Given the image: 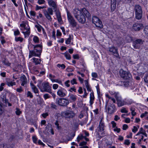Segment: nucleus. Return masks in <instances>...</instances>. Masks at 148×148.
I'll return each mask as SVG.
<instances>
[{"instance_id": "obj_1", "label": "nucleus", "mask_w": 148, "mask_h": 148, "mask_svg": "<svg viewBox=\"0 0 148 148\" xmlns=\"http://www.w3.org/2000/svg\"><path fill=\"white\" fill-rule=\"evenodd\" d=\"M73 14L75 18L82 24H84L86 21L85 16L88 18L90 17V14L85 8L74 9L73 11Z\"/></svg>"}, {"instance_id": "obj_2", "label": "nucleus", "mask_w": 148, "mask_h": 148, "mask_svg": "<svg viewBox=\"0 0 148 148\" xmlns=\"http://www.w3.org/2000/svg\"><path fill=\"white\" fill-rule=\"evenodd\" d=\"M42 50V46L41 44L34 45V50L29 51L30 53L34 56L39 57Z\"/></svg>"}, {"instance_id": "obj_3", "label": "nucleus", "mask_w": 148, "mask_h": 148, "mask_svg": "<svg viewBox=\"0 0 148 148\" xmlns=\"http://www.w3.org/2000/svg\"><path fill=\"white\" fill-rule=\"evenodd\" d=\"M41 92H47L49 93H51V87L48 83L43 82L41 84V86H39Z\"/></svg>"}, {"instance_id": "obj_4", "label": "nucleus", "mask_w": 148, "mask_h": 148, "mask_svg": "<svg viewBox=\"0 0 148 148\" xmlns=\"http://www.w3.org/2000/svg\"><path fill=\"white\" fill-rule=\"evenodd\" d=\"M53 11L52 9L51 8H49L47 10H43V12L44 15L46 18L49 21H51L52 20V18L51 15L53 14Z\"/></svg>"}, {"instance_id": "obj_5", "label": "nucleus", "mask_w": 148, "mask_h": 148, "mask_svg": "<svg viewBox=\"0 0 148 148\" xmlns=\"http://www.w3.org/2000/svg\"><path fill=\"white\" fill-rule=\"evenodd\" d=\"M119 73L121 77L124 79H130L132 77L131 74L130 72L125 71L122 69L120 70Z\"/></svg>"}, {"instance_id": "obj_6", "label": "nucleus", "mask_w": 148, "mask_h": 148, "mask_svg": "<svg viewBox=\"0 0 148 148\" xmlns=\"http://www.w3.org/2000/svg\"><path fill=\"white\" fill-rule=\"evenodd\" d=\"M56 103L59 106H66L69 104V102L68 99L66 98H60L56 99Z\"/></svg>"}, {"instance_id": "obj_7", "label": "nucleus", "mask_w": 148, "mask_h": 148, "mask_svg": "<svg viewBox=\"0 0 148 148\" xmlns=\"http://www.w3.org/2000/svg\"><path fill=\"white\" fill-rule=\"evenodd\" d=\"M67 19L70 24L73 27L76 26L77 23L73 17L69 12H67Z\"/></svg>"}, {"instance_id": "obj_8", "label": "nucleus", "mask_w": 148, "mask_h": 148, "mask_svg": "<svg viewBox=\"0 0 148 148\" xmlns=\"http://www.w3.org/2000/svg\"><path fill=\"white\" fill-rule=\"evenodd\" d=\"M92 21V23L95 24L97 27L100 28H102L103 27V26L101 21L97 16H93Z\"/></svg>"}, {"instance_id": "obj_9", "label": "nucleus", "mask_w": 148, "mask_h": 148, "mask_svg": "<svg viewBox=\"0 0 148 148\" xmlns=\"http://www.w3.org/2000/svg\"><path fill=\"white\" fill-rule=\"evenodd\" d=\"M62 116L66 118H72L75 115V113L72 111H65L62 112Z\"/></svg>"}, {"instance_id": "obj_10", "label": "nucleus", "mask_w": 148, "mask_h": 148, "mask_svg": "<svg viewBox=\"0 0 148 148\" xmlns=\"http://www.w3.org/2000/svg\"><path fill=\"white\" fill-rule=\"evenodd\" d=\"M143 41L142 39H137L134 41L133 46L134 48L136 49H138L140 47V45L143 44Z\"/></svg>"}, {"instance_id": "obj_11", "label": "nucleus", "mask_w": 148, "mask_h": 148, "mask_svg": "<svg viewBox=\"0 0 148 148\" xmlns=\"http://www.w3.org/2000/svg\"><path fill=\"white\" fill-rule=\"evenodd\" d=\"M143 27L142 24L139 23H136L134 24L132 26L133 29L135 31H139Z\"/></svg>"}, {"instance_id": "obj_12", "label": "nucleus", "mask_w": 148, "mask_h": 148, "mask_svg": "<svg viewBox=\"0 0 148 148\" xmlns=\"http://www.w3.org/2000/svg\"><path fill=\"white\" fill-rule=\"evenodd\" d=\"M67 94V92L64 88H61L58 90L57 92V94L59 96L61 97H65Z\"/></svg>"}, {"instance_id": "obj_13", "label": "nucleus", "mask_w": 148, "mask_h": 148, "mask_svg": "<svg viewBox=\"0 0 148 148\" xmlns=\"http://www.w3.org/2000/svg\"><path fill=\"white\" fill-rule=\"evenodd\" d=\"M108 51L111 53L112 54L116 57H118L119 56V54L118 53L117 49L114 47H109L108 49Z\"/></svg>"}, {"instance_id": "obj_14", "label": "nucleus", "mask_w": 148, "mask_h": 148, "mask_svg": "<svg viewBox=\"0 0 148 148\" xmlns=\"http://www.w3.org/2000/svg\"><path fill=\"white\" fill-rule=\"evenodd\" d=\"M45 130L48 133H51L53 135L54 132L52 128V127L51 124L48 123L45 127Z\"/></svg>"}, {"instance_id": "obj_15", "label": "nucleus", "mask_w": 148, "mask_h": 148, "mask_svg": "<svg viewBox=\"0 0 148 148\" xmlns=\"http://www.w3.org/2000/svg\"><path fill=\"white\" fill-rule=\"evenodd\" d=\"M48 3L50 6L53 8L55 11H56L57 9L56 2L52 0H48Z\"/></svg>"}, {"instance_id": "obj_16", "label": "nucleus", "mask_w": 148, "mask_h": 148, "mask_svg": "<svg viewBox=\"0 0 148 148\" xmlns=\"http://www.w3.org/2000/svg\"><path fill=\"white\" fill-rule=\"evenodd\" d=\"M116 108L114 104H111L110 106H109L108 107V112L109 114H113L115 111Z\"/></svg>"}, {"instance_id": "obj_17", "label": "nucleus", "mask_w": 148, "mask_h": 148, "mask_svg": "<svg viewBox=\"0 0 148 148\" xmlns=\"http://www.w3.org/2000/svg\"><path fill=\"white\" fill-rule=\"evenodd\" d=\"M20 80L21 82V86H24L25 84H27V78L25 75H23L21 77Z\"/></svg>"}, {"instance_id": "obj_18", "label": "nucleus", "mask_w": 148, "mask_h": 148, "mask_svg": "<svg viewBox=\"0 0 148 148\" xmlns=\"http://www.w3.org/2000/svg\"><path fill=\"white\" fill-rule=\"evenodd\" d=\"M104 123L102 122V120H101L99 124V126L98 128H99L98 130L99 132H101L103 131L104 130Z\"/></svg>"}, {"instance_id": "obj_19", "label": "nucleus", "mask_w": 148, "mask_h": 148, "mask_svg": "<svg viewBox=\"0 0 148 148\" xmlns=\"http://www.w3.org/2000/svg\"><path fill=\"white\" fill-rule=\"evenodd\" d=\"M134 10L135 11V13L142 12L141 7L139 5H135Z\"/></svg>"}, {"instance_id": "obj_20", "label": "nucleus", "mask_w": 148, "mask_h": 148, "mask_svg": "<svg viewBox=\"0 0 148 148\" xmlns=\"http://www.w3.org/2000/svg\"><path fill=\"white\" fill-rule=\"evenodd\" d=\"M90 106L92 107V104L93 103V101L95 99V97L93 92H91L90 94Z\"/></svg>"}, {"instance_id": "obj_21", "label": "nucleus", "mask_w": 148, "mask_h": 148, "mask_svg": "<svg viewBox=\"0 0 148 148\" xmlns=\"http://www.w3.org/2000/svg\"><path fill=\"white\" fill-rule=\"evenodd\" d=\"M55 12H56V13L58 21L59 23H61L62 21V20L60 12L59 11H57L56 10Z\"/></svg>"}, {"instance_id": "obj_22", "label": "nucleus", "mask_w": 148, "mask_h": 148, "mask_svg": "<svg viewBox=\"0 0 148 148\" xmlns=\"http://www.w3.org/2000/svg\"><path fill=\"white\" fill-rule=\"evenodd\" d=\"M118 106L119 107H121L126 104V103L124 101L121 100V98L117 100Z\"/></svg>"}, {"instance_id": "obj_23", "label": "nucleus", "mask_w": 148, "mask_h": 148, "mask_svg": "<svg viewBox=\"0 0 148 148\" xmlns=\"http://www.w3.org/2000/svg\"><path fill=\"white\" fill-rule=\"evenodd\" d=\"M30 84L34 92L35 93H38V90L36 86L32 83H31Z\"/></svg>"}, {"instance_id": "obj_24", "label": "nucleus", "mask_w": 148, "mask_h": 148, "mask_svg": "<svg viewBox=\"0 0 148 148\" xmlns=\"http://www.w3.org/2000/svg\"><path fill=\"white\" fill-rule=\"evenodd\" d=\"M135 15L136 19L138 20L140 19L142 17V12L135 13Z\"/></svg>"}, {"instance_id": "obj_25", "label": "nucleus", "mask_w": 148, "mask_h": 148, "mask_svg": "<svg viewBox=\"0 0 148 148\" xmlns=\"http://www.w3.org/2000/svg\"><path fill=\"white\" fill-rule=\"evenodd\" d=\"M25 30H26V31L25 32H23V33L24 34L25 37H26L29 36V35L30 32L29 28V27L28 26L27 29H25Z\"/></svg>"}, {"instance_id": "obj_26", "label": "nucleus", "mask_w": 148, "mask_h": 148, "mask_svg": "<svg viewBox=\"0 0 148 148\" xmlns=\"http://www.w3.org/2000/svg\"><path fill=\"white\" fill-rule=\"evenodd\" d=\"M32 60H33V62L35 63L36 65L40 64V62L41 61L40 59L36 58H32Z\"/></svg>"}, {"instance_id": "obj_27", "label": "nucleus", "mask_w": 148, "mask_h": 148, "mask_svg": "<svg viewBox=\"0 0 148 148\" xmlns=\"http://www.w3.org/2000/svg\"><path fill=\"white\" fill-rule=\"evenodd\" d=\"M69 96L70 99L73 101H75L77 99L76 96L73 95V94H71L69 95Z\"/></svg>"}, {"instance_id": "obj_28", "label": "nucleus", "mask_w": 148, "mask_h": 148, "mask_svg": "<svg viewBox=\"0 0 148 148\" xmlns=\"http://www.w3.org/2000/svg\"><path fill=\"white\" fill-rule=\"evenodd\" d=\"M63 54L67 59L70 60L71 59V55L68 52H65L63 53Z\"/></svg>"}, {"instance_id": "obj_29", "label": "nucleus", "mask_w": 148, "mask_h": 148, "mask_svg": "<svg viewBox=\"0 0 148 148\" xmlns=\"http://www.w3.org/2000/svg\"><path fill=\"white\" fill-rule=\"evenodd\" d=\"M33 40L35 43H38L39 42V39L36 36H34V37Z\"/></svg>"}, {"instance_id": "obj_30", "label": "nucleus", "mask_w": 148, "mask_h": 148, "mask_svg": "<svg viewBox=\"0 0 148 148\" xmlns=\"http://www.w3.org/2000/svg\"><path fill=\"white\" fill-rule=\"evenodd\" d=\"M1 98L2 99L4 103H6L8 101V100L6 99V96L5 95L3 94L1 96Z\"/></svg>"}, {"instance_id": "obj_31", "label": "nucleus", "mask_w": 148, "mask_h": 148, "mask_svg": "<svg viewBox=\"0 0 148 148\" xmlns=\"http://www.w3.org/2000/svg\"><path fill=\"white\" fill-rule=\"evenodd\" d=\"M35 27L37 28L38 31L39 32H40L41 29H42V28H43L39 24L35 25Z\"/></svg>"}, {"instance_id": "obj_32", "label": "nucleus", "mask_w": 148, "mask_h": 148, "mask_svg": "<svg viewBox=\"0 0 148 148\" xmlns=\"http://www.w3.org/2000/svg\"><path fill=\"white\" fill-rule=\"evenodd\" d=\"M131 111V114L133 116H134L136 114V113L135 112V108L134 107H131L130 108Z\"/></svg>"}, {"instance_id": "obj_33", "label": "nucleus", "mask_w": 148, "mask_h": 148, "mask_svg": "<svg viewBox=\"0 0 148 148\" xmlns=\"http://www.w3.org/2000/svg\"><path fill=\"white\" fill-rule=\"evenodd\" d=\"M116 8V3H111V10L112 12L114 11Z\"/></svg>"}, {"instance_id": "obj_34", "label": "nucleus", "mask_w": 148, "mask_h": 148, "mask_svg": "<svg viewBox=\"0 0 148 148\" xmlns=\"http://www.w3.org/2000/svg\"><path fill=\"white\" fill-rule=\"evenodd\" d=\"M7 84L9 86H13L14 85H16V83L15 82L11 81L7 82Z\"/></svg>"}, {"instance_id": "obj_35", "label": "nucleus", "mask_w": 148, "mask_h": 148, "mask_svg": "<svg viewBox=\"0 0 148 148\" xmlns=\"http://www.w3.org/2000/svg\"><path fill=\"white\" fill-rule=\"evenodd\" d=\"M16 110L15 111L16 114L17 115H19L21 113V111L18 108H16Z\"/></svg>"}, {"instance_id": "obj_36", "label": "nucleus", "mask_w": 148, "mask_h": 148, "mask_svg": "<svg viewBox=\"0 0 148 148\" xmlns=\"http://www.w3.org/2000/svg\"><path fill=\"white\" fill-rule=\"evenodd\" d=\"M144 79L145 83H148V73L145 75V76L144 77Z\"/></svg>"}, {"instance_id": "obj_37", "label": "nucleus", "mask_w": 148, "mask_h": 148, "mask_svg": "<svg viewBox=\"0 0 148 148\" xmlns=\"http://www.w3.org/2000/svg\"><path fill=\"white\" fill-rule=\"evenodd\" d=\"M144 32L146 36H148V26H145L144 29Z\"/></svg>"}, {"instance_id": "obj_38", "label": "nucleus", "mask_w": 148, "mask_h": 148, "mask_svg": "<svg viewBox=\"0 0 148 148\" xmlns=\"http://www.w3.org/2000/svg\"><path fill=\"white\" fill-rule=\"evenodd\" d=\"M49 77L50 79L52 81V82H53V80H54L55 79H53L55 77V76L54 75H53L52 74H50L49 75Z\"/></svg>"}, {"instance_id": "obj_39", "label": "nucleus", "mask_w": 148, "mask_h": 148, "mask_svg": "<svg viewBox=\"0 0 148 148\" xmlns=\"http://www.w3.org/2000/svg\"><path fill=\"white\" fill-rule=\"evenodd\" d=\"M114 96L116 98V100H117V99H119L120 98L119 97V93L118 92H115L114 93Z\"/></svg>"}, {"instance_id": "obj_40", "label": "nucleus", "mask_w": 148, "mask_h": 148, "mask_svg": "<svg viewBox=\"0 0 148 148\" xmlns=\"http://www.w3.org/2000/svg\"><path fill=\"white\" fill-rule=\"evenodd\" d=\"M27 95V97H29L30 98H32L33 97V95L30 91H28Z\"/></svg>"}, {"instance_id": "obj_41", "label": "nucleus", "mask_w": 148, "mask_h": 148, "mask_svg": "<svg viewBox=\"0 0 148 148\" xmlns=\"http://www.w3.org/2000/svg\"><path fill=\"white\" fill-rule=\"evenodd\" d=\"M57 66L59 68H60V67H61L62 68V69H65V66L64 64H58L57 65Z\"/></svg>"}, {"instance_id": "obj_42", "label": "nucleus", "mask_w": 148, "mask_h": 148, "mask_svg": "<svg viewBox=\"0 0 148 148\" xmlns=\"http://www.w3.org/2000/svg\"><path fill=\"white\" fill-rule=\"evenodd\" d=\"M42 116L44 119H45L47 116H49V114L48 112L43 113L41 114Z\"/></svg>"}, {"instance_id": "obj_43", "label": "nucleus", "mask_w": 148, "mask_h": 148, "mask_svg": "<svg viewBox=\"0 0 148 148\" xmlns=\"http://www.w3.org/2000/svg\"><path fill=\"white\" fill-rule=\"evenodd\" d=\"M23 38L20 37L16 38H15V40L17 42L19 41L21 42L23 41Z\"/></svg>"}, {"instance_id": "obj_44", "label": "nucleus", "mask_w": 148, "mask_h": 148, "mask_svg": "<svg viewBox=\"0 0 148 148\" xmlns=\"http://www.w3.org/2000/svg\"><path fill=\"white\" fill-rule=\"evenodd\" d=\"M71 38L70 36H69V37L67 38L66 41V44H69L71 42Z\"/></svg>"}, {"instance_id": "obj_45", "label": "nucleus", "mask_w": 148, "mask_h": 148, "mask_svg": "<svg viewBox=\"0 0 148 148\" xmlns=\"http://www.w3.org/2000/svg\"><path fill=\"white\" fill-rule=\"evenodd\" d=\"M32 140L33 142L34 143H37V138L36 136H33Z\"/></svg>"}, {"instance_id": "obj_46", "label": "nucleus", "mask_w": 148, "mask_h": 148, "mask_svg": "<svg viewBox=\"0 0 148 148\" xmlns=\"http://www.w3.org/2000/svg\"><path fill=\"white\" fill-rule=\"evenodd\" d=\"M121 112L122 113H126L128 112V111L126 110V108H123L122 109H121Z\"/></svg>"}, {"instance_id": "obj_47", "label": "nucleus", "mask_w": 148, "mask_h": 148, "mask_svg": "<svg viewBox=\"0 0 148 148\" xmlns=\"http://www.w3.org/2000/svg\"><path fill=\"white\" fill-rule=\"evenodd\" d=\"M71 83L72 85H73L74 84H77L76 79L75 78H73L72 80L71 81Z\"/></svg>"}, {"instance_id": "obj_48", "label": "nucleus", "mask_w": 148, "mask_h": 148, "mask_svg": "<svg viewBox=\"0 0 148 148\" xmlns=\"http://www.w3.org/2000/svg\"><path fill=\"white\" fill-rule=\"evenodd\" d=\"M51 107L53 108H54L56 109H57V106L53 103H51Z\"/></svg>"}, {"instance_id": "obj_49", "label": "nucleus", "mask_w": 148, "mask_h": 148, "mask_svg": "<svg viewBox=\"0 0 148 148\" xmlns=\"http://www.w3.org/2000/svg\"><path fill=\"white\" fill-rule=\"evenodd\" d=\"M3 62L4 64L6 66H9L10 65V63L6 60L3 61Z\"/></svg>"}, {"instance_id": "obj_50", "label": "nucleus", "mask_w": 148, "mask_h": 148, "mask_svg": "<svg viewBox=\"0 0 148 148\" xmlns=\"http://www.w3.org/2000/svg\"><path fill=\"white\" fill-rule=\"evenodd\" d=\"M53 80V82H55L60 84L62 85V82L60 80H59L58 79H56Z\"/></svg>"}, {"instance_id": "obj_51", "label": "nucleus", "mask_w": 148, "mask_h": 148, "mask_svg": "<svg viewBox=\"0 0 148 148\" xmlns=\"http://www.w3.org/2000/svg\"><path fill=\"white\" fill-rule=\"evenodd\" d=\"M137 128L135 126L133 127V128L132 130V131L134 133H135L138 131Z\"/></svg>"}, {"instance_id": "obj_52", "label": "nucleus", "mask_w": 148, "mask_h": 148, "mask_svg": "<svg viewBox=\"0 0 148 148\" xmlns=\"http://www.w3.org/2000/svg\"><path fill=\"white\" fill-rule=\"evenodd\" d=\"M70 81L69 80H67L66 81L65 83V86H67V87H69L70 86V85L69 84V83H70Z\"/></svg>"}, {"instance_id": "obj_53", "label": "nucleus", "mask_w": 148, "mask_h": 148, "mask_svg": "<svg viewBox=\"0 0 148 148\" xmlns=\"http://www.w3.org/2000/svg\"><path fill=\"white\" fill-rule=\"evenodd\" d=\"M5 84L4 83H2L0 86V91H2L3 89V86L5 85Z\"/></svg>"}, {"instance_id": "obj_54", "label": "nucleus", "mask_w": 148, "mask_h": 148, "mask_svg": "<svg viewBox=\"0 0 148 148\" xmlns=\"http://www.w3.org/2000/svg\"><path fill=\"white\" fill-rule=\"evenodd\" d=\"M43 97L45 99L49 98L50 97L47 94H46L44 95Z\"/></svg>"}, {"instance_id": "obj_55", "label": "nucleus", "mask_w": 148, "mask_h": 148, "mask_svg": "<svg viewBox=\"0 0 148 148\" xmlns=\"http://www.w3.org/2000/svg\"><path fill=\"white\" fill-rule=\"evenodd\" d=\"M31 15L33 16H35L36 15V13L34 11H31L30 12Z\"/></svg>"}, {"instance_id": "obj_56", "label": "nucleus", "mask_w": 148, "mask_h": 148, "mask_svg": "<svg viewBox=\"0 0 148 148\" xmlns=\"http://www.w3.org/2000/svg\"><path fill=\"white\" fill-rule=\"evenodd\" d=\"M124 144L127 145H129L130 144V140L128 139L125 140L124 142Z\"/></svg>"}, {"instance_id": "obj_57", "label": "nucleus", "mask_w": 148, "mask_h": 148, "mask_svg": "<svg viewBox=\"0 0 148 148\" xmlns=\"http://www.w3.org/2000/svg\"><path fill=\"white\" fill-rule=\"evenodd\" d=\"M20 34V32L18 29H17L16 31H14V35L16 36Z\"/></svg>"}, {"instance_id": "obj_58", "label": "nucleus", "mask_w": 148, "mask_h": 148, "mask_svg": "<svg viewBox=\"0 0 148 148\" xmlns=\"http://www.w3.org/2000/svg\"><path fill=\"white\" fill-rule=\"evenodd\" d=\"M92 76L93 77L97 78L98 77V75L96 73H92Z\"/></svg>"}, {"instance_id": "obj_59", "label": "nucleus", "mask_w": 148, "mask_h": 148, "mask_svg": "<svg viewBox=\"0 0 148 148\" xmlns=\"http://www.w3.org/2000/svg\"><path fill=\"white\" fill-rule=\"evenodd\" d=\"M148 112L147 111L145 112L144 113L140 115V117L141 118H143L146 115L148 114Z\"/></svg>"}, {"instance_id": "obj_60", "label": "nucleus", "mask_w": 148, "mask_h": 148, "mask_svg": "<svg viewBox=\"0 0 148 148\" xmlns=\"http://www.w3.org/2000/svg\"><path fill=\"white\" fill-rule=\"evenodd\" d=\"M58 87V85L57 84H55L53 85V88L55 90L57 89Z\"/></svg>"}, {"instance_id": "obj_61", "label": "nucleus", "mask_w": 148, "mask_h": 148, "mask_svg": "<svg viewBox=\"0 0 148 148\" xmlns=\"http://www.w3.org/2000/svg\"><path fill=\"white\" fill-rule=\"evenodd\" d=\"M45 2L44 0H38V3L40 4H43Z\"/></svg>"}, {"instance_id": "obj_62", "label": "nucleus", "mask_w": 148, "mask_h": 148, "mask_svg": "<svg viewBox=\"0 0 148 148\" xmlns=\"http://www.w3.org/2000/svg\"><path fill=\"white\" fill-rule=\"evenodd\" d=\"M128 127V126L126 124H124L123 126V130H126Z\"/></svg>"}, {"instance_id": "obj_63", "label": "nucleus", "mask_w": 148, "mask_h": 148, "mask_svg": "<svg viewBox=\"0 0 148 148\" xmlns=\"http://www.w3.org/2000/svg\"><path fill=\"white\" fill-rule=\"evenodd\" d=\"M111 124L112 125V127H113L114 128L116 127V124L114 121H112L111 122Z\"/></svg>"}, {"instance_id": "obj_64", "label": "nucleus", "mask_w": 148, "mask_h": 148, "mask_svg": "<svg viewBox=\"0 0 148 148\" xmlns=\"http://www.w3.org/2000/svg\"><path fill=\"white\" fill-rule=\"evenodd\" d=\"M32 69L34 72L36 73H38L39 72V71L36 69V66H34V67H33L32 68Z\"/></svg>"}]
</instances>
